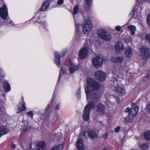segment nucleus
I'll list each match as a JSON object with an SVG mask.
<instances>
[{
    "mask_svg": "<svg viewBox=\"0 0 150 150\" xmlns=\"http://www.w3.org/2000/svg\"><path fill=\"white\" fill-rule=\"evenodd\" d=\"M87 83L88 85L85 87L87 99L92 98L97 101L99 99V95L98 93H95L94 90H98L100 88V84L91 78L87 79Z\"/></svg>",
    "mask_w": 150,
    "mask_h": 150,
    "instance_id": "obj_1",
    "label": "nucleus"
},
{
    "mask_svg": "<svg viewBox=\"0 0 150 150\" xmlns=\"http://www.w3.org/2000/svg\"><path fill=\"white\" fill-rule=\"evenodd\" d=\"M138 110L139 107L137 106L134 107L132 109L127 108L125 110V112L128 113V115L125 119V125L129 126V124L133 121V118L137 115Z\"/></svg>",
    "mask_w": 150,
    "mask_h": 150,
    "instance_id": "obj_2",
    "label": "nucleus"
},
{
    "mask_svg": "<svg viewBox=\"0 0 150 150\" xmlns=\"http://www.w3.org/2000/svg\"><path fill=\"white\" fill-rule=\"evenodd\" d=\"M95 104L94 101H90L85 106L83 115V119L85 121H88L89 120L90 111L91 109L95 108Z\"/></svg>",
    "mask_w": 150,
    "mask_h": 150,
    "instance_id": "obj_3",
    "label": "nucleus"
},
{
    "mask_svg": "<svg viewBox=\"0 0 150 150\" xmlns=\"http://www.w3.org/2000/svg\"><path fill=\"white\" fill-rule=\"evenodd\" d=\"M8 15L7 8L5 5H4L3 7L0 8V16L2 18L5 20L4 22L5 23L6 25L8 23L11 24V22L10 19H7Z\"/></svg>",
    "mask_w": 150,
    "mask_h": 150,
    "instance_id": "obj_4",
    "label": "nucleus"
},
{
    "mask_svg": "<svg viewBox=\"0 0 150 150\" xmlns=\"http://www.w3.org/2000/svg\"><path fill=\"white\" fill-rule=\"evenodd\" d=\"M30 147L33 150H45L46 149L45 143L43 141H39L31 143Z\"/></svg>",
    "mask_w": 150,
    "mask_h": 150,
    "instance_id": "obj_5",
    "label": "nucleus"
},
{
    "mask_svg": "<svg viewBox=\"0 0 150 150\" xmlns=\"http://www.w3.org/2000/svg\"><path fill=\"white\" fill-rule=\"evenodd\" d=\"M93 65L95 68H98L102 65L103 63L105 62V60L103 58V56L99 55L93 57L92 60Z\"/></svg>",
    "mask_w": 150,
    "mask_h": 150,
    "instance_id": "obj_6",
    "label": "nucleus"
},
{
    "mask_svg": "<svg viewBox=\"0 0 150 150\" xmlns=\"http://www.w3.org/2000/svg\"><path fill=\"white\" fill-rule=\"evenodd\" d=\"M141 55L143 56L144 60H146L150 57V50L144 46L141 47L139 49Z\"/></svg>",
    "mask_w": 150,
    "mask_h": 150,
    "instance_id": "obj_7",
    "label": "nucleus"
},
{
    "mask_svg": "<svg viewBox=\"0 0 150 150\" xmlns=\"http://www.w3.org/2000/svg\"><path fill=\"white\" fill-rule=\"evenodd\" d=\"M92 27L90 20L89 18H87L85 20L82 25L83 32L85 33H87L91 30Z\"/></svg>",
    "mask_w": 150,
    "mask_h": 150,
    "instance_id": "obj_8",
    "label": "nucleus"
},
{
    "mask_svg": "<svg viewBox=\"0 0 150 150\" xmlns=\"http://www.w3.org/2000/svg\"><path fill=\"white\" fill-rule=\"evenodd\" d=\"M88 51V50L87 47H84L82 48L79 50V57L82 59L85 58L87 56Z\"/></svg>",
    "mask_w": 150,
    "mask_h": 150,
    "instance_id": "obj_9",
    "label": "nucleus"
},
{
    "mask_svg": "<svg viewBox=\"0 0 150 150\" xmlns=\"http://www.w3.org/2000/svg\"><path fill=\"white\" fill-rule=\"evenodd\" d=\"M95 76L99 81H103L105 80L106 75L104 72L101 71H98L95 72Z\"/></svg>",
    "mask_w": 150,
    "mask_h": 150,
    "instance_id": "obj_10",
    "label": "nucleus"
},
{
    "mask_svg": "<svg viewBox=\"0 0 150 150\" xmlns=\"http://www.w3.org/2000/svg\"><path fill=\"white\" fill-rule=\"evenodd\" d=\"M105 105L99 103L96 107L97 111L100 115H103L105 113Z\"/></svg>",
    "mask_w": 150,
    "mask_h": 150,
    "instance_id": "obj_11",
    "label": "nucleus"
},
{
    "mask_svg": "<svg viewBox=\"0 0 150 150\" xmlns=\"http://www.w3.org/2000/svg\"><path fill=\"white\" fill-rule=\"evenodd\" d=\"M116 52L117 53H120L123 50V46L122 42L119 41L115 47Z\"/></svg>",
    "mask_w": 150,
    "mask_h": 150,
    "instance_id": "obj_12",
    "label": "nucleus"
},
{
    "mask_svg": "<svg viewBox=\"0 0 150 150\" xmlns=\"http://www.w3.org/2000/svg\"><path fill=\"white\" fill-rule=\"evenodd\" d=\"M124 59L122 57H113L111 58V61L112 62L115 63H122L123 62Z\"/></svg>",
    "mask_w": 150,
    "mask_h": 150,
    "instance_id": "obj_13",
    "label": "nucleus"
},
{
    "mask_svg": "<svg viewBox=\"0 0 150 150\" xmlns=\"http://www.w3.org/2000/svg\"><path fill=\"white\" fill-rule=\"evenodd\" d=\"M87 133L88 137L92 139L96 138L98 137V134L94 130H89L88 131Z\"/></svg>",
    "mask_w": 150,
    "mask_h": 150,
    "instance_id": "obj_14",
    "label": "nucleus"
},
{
    "mask_svg": "<svg viewBox=\"0 0 150 150\" xmlns=\"http://www.w3.org/2000/svg\"><path fill=\"white\" fill-rule=\"evenodd\" d=\"M76 144L78 150H84V147L83 145L82 140L80 138L78 139Z\"/></svg>",
    "mask_w": 150,
    "mask_h": 150,
    "instance_id": "obj_15",
    "label": "nucleus"
},
{
    "mask_svg": "<svg viewBox=\"0 0 150 150\" xmlns=\"http://www.w3.org/2000/svg\"><path fill=\"white\" fill-rule=\"evenodd\" d=\"M116 92L121 95H125L126 92L124 87L122 86H118L116 87Z\"/></svg>",
    "mask_w": 150,
    "mask_h": 150,
    "instance_id": "obj_16",
    "label": "nucleus"
},
{
    "mask_svg": "<svg viewBox=\"0 0 150 150\" xmlns=\"http://www.w3.org/2000/svg\"><path fill=\"white\" fill-rule=\"evenodd\" d=\"M54 55L55 64L59 67L60 64V54L58 52H55Z\"/></svg>",
    "mask_w": 150,
    "mask_h": 150,
    "instance_id": "obj_17",
    "label": "nucleus"
},
{
    "mask_svg": "<svg viewBox=\"0 0 150 150\" xmlns=\"http://www.w3.org/2000/svg\"><path fill=\"white\" fill-rule=\"evenodd\" d=\"M132 50L131 48L128 47L125 49V54L127 58H130L132 55Z\"/></svg>",
    "mask_w": 150,
    "mask_h": 150,
    "instance_id": "obj_18",
    "label": "nucleus"
},
{
    "mask_svg": "<svg viewBox=\"0 0 150 150\" xmlns=\"http://www.w3.org/2000/svg\"><path fill=\"white\" fill-rule=\"evenodd\" d=\"M92 0H84L85 3L84 4L83 7L86 11H88L91 7V3Z\"/></svg>",
    "mask_w": 150,
    "mask_h": 150,
    "instance_id": "obj_19",
    "label": "nucleus"
},
{
    "mask_svg": "<svg viewBox=\"0 0 150 150\" xmlns=\"http://www.w3.org/2000/svg\"><path fill=\"white\" fill-rule=\"evenodd\" d=\"M9 131L8 129L6 127L2 126L0 127V137L2 135L8 133Z\"/></svg>",
    "mask_w": 150,
    "mask_h": 150,
    "instance_id": "obj_20",
    "label": "nucleus"
},
{
    "mask_svg": "<svg viewBox=\"0 0 150 150\" xmlns=\"http://www.w3.org/2000/svg\"><path fill=\"white\" fill-rule=\"evenodd\" d=\"M49 3L48 1H45L43 3L42 7L40 9L41 11H45L48 8Z\"/></svg>",
    "mask_w": 150,
    "mask_h": 150,
    "instance_id": "obj_21",
    "label": "nucleus"
},
{
    "mask_svg": "<svg viewBox=\"0 0 150 150\" xmlns=\"http://www.w3.org/2000/svg\"><path fill=\"white\" fill-rule=\"evenodd\" d=\"M127 28L130 31V34L131 35H133L134 34L136 30V28L134 26L129 25L128 26Z\"/></svg>",
    "mask_w": 150,
    "mask_h": 150,
    "instance_id": "obj_22",
    "label": "nucleus"
},
{
    "mask_svg": "<svg viewBox=\"0 0 150 150\" xmlns=\"http://www.w3.org/2000/svg\"><path fill=\"white\" fill-rule=\"evenodd\" d=\"M26 108L25 103L23 102L22 103H20V106L18 108V111L17 113H20L21 111L25 110Z\"/></svg>",
    "mask_w": 150,
    "mask_h": 150,
    "instance_id": "obj_23",
    "label": "nucleus"
},
{
    "mask_svg": "<svg viewBox=\"0 0 150 150\" xmlns=\"http://www.w3.org/2000/svg\"><path fill=\"white\" fill-rule=\"evenodd\" d=\"M3 86L4 88L6 91L8 92L10 90V86L8 82L4 81L3 83Z\"/></svg>",
    "mask_w": 150,
    "mask_h": 150,
    "instance_id": "obj_24",
    "label": "nucleus"
},
{
    "mask_svg": "<svg viewBox=\"0 0 150 150\" xmlns=\"http://www.w3.org/2000/svg\"><path fill=\"white\" fill-rule=\"evenodd\" d=\"M111 39V37L110 33L107 31H106L102 38V39L106 41H109Z\"/></svg>",
    "mask_w": 150,
    "mask_h": 150,
    "instance_id": "obj_25",
    "label": "nucleus"
},
{
    "mask_svg": "<svg viewBox=\"0 0 150 150\" xmlns=\"http://www.w3.org/2000/svg\"><path fill=\"white\" fill-rule=\"evenodd\" d=\"M106 32L105 30L101 29L98 31L97 34L98 37L102 39Z\"/></svg>",
    "mask_w": 150,
    "mask_h": 150,
    "instance_id": "obj_26",
    "label": "nucleus"
},
{
    "mask_svg": "<svg viewBox=\"0 0 150 150\" xmlns=\"http://www.w3.org/2000/svg\"><path fill=\"white\" fill-rule=\"evenodd\" d=\"M78 69V67L77 65L71 66L69 69V73H73Z\"/></svg>",
    "mask_w": 150,
    "mask_h": 150,
    "instance_id": "obj_27",
    "label": "nucleus"
},
{
    "mask_svg": "<svg viewBox=\"0 0 150 150\" xmlns=\"http://www.w3.org/2000/svg\"><path fill=\"white\" fill-rule=\"evenodd\" d=\"M144 137L146 140H150V131L145 132L143 134Z\"/></svg>",
    "mask_w": 150,
    "mask_h": 150,
    "instance_id": "obj_28",
    "label": "nucleus"
},
{
    "mask_svg": "<svg viewBox=\"0 0 150 150\" xmlns=\"http://www.w3.org/2000/svg\"><path fill=\"white\" fill-rule=\"evenodd\" d=\"M63 148V145L59 144L53 147L51 150H62Z\"/></svg>",
    "mask_w": 150,
    "mask_h": 150,
    "instance_id": "obj_29",
    "label": "nucleus"
},
{
    "mask_svg": "<svg viewBox=\"0 0 150 150\" xmlns=\"http://www.w3.org/2000/svg\"><path fill=\"white\" fill-rule=\"evenodd\" d=\"M149 147V145L148 143H144L140 146V148L143 150H146L148 149Z\"/></svg>",
    "mask_w": 150,
    "mask_h": 150,
    "instance_id": "obj_30",
    "label": "nucleus"
},
{
    "mask_svg": "<svg viewBox=\"0 0 150 150\" xmlns=\"http://www.w3.org/2000/svg\"><path fill=\"white\" fill-rule=\"evenodd\" d=\"M79 5H76L74 7L73 14V15H75L78 13L79 11Z\"/></svg>",
    "mask_w": 150,
    "mask_h": 150,
    "instance_id": "obj_31",
    "label": "nucleus"
},
{
    "mask_svg": "<svg viewBox=\"0 0 150 150\" xmlns=\"http://www.w3.org/2000/svg\"><path fill=\"white\" fill-rule=\"evenodd\" d=\"M80 89L79 88L77 90V92H76V96L79 99L80 98H81V95H80Z\"/></svg>",
    "mask_w": 150,
    "mask_h": 150,
    "instance_id": "obj_32",
    "label": "nucleus"
},
{
    "mask_svg": "<svg viewBox=\"0 0 150 150\" xmlns=\"http://www.w3.org/2000/svg\"><path fill=\"white\" fill-rule=\"evenodd\" d=\"M64 73V71L63 70L62 68H61L60 69V71L59 73V75L58 79V81H59L60 80V77L61 76H62Z\"/></svg>",
    "mask_w": 150,
    "mask_h": 150,
    "instance_id": "obj_33",
    "label": "nucleus"
},
{
    "mask_svg": "<svg viewBox=\"0 0 150 150\" xmlns=\"http://www.w3.org/2000/svg\"><path fill=\"white\" fill-rule=\"evenodd\" d=\"M27 114L28 116H30L33 118V112L32 111H30L27 112Z\"/></svg>",
    "mask_w": 150,
    "mask_h": 150,
    "instance_id": "obj_34",
    "label": "nucleus"
},
{
    "mask_svg": "<svg viewBox=\"0 0 150 150\" xmlns=\"http://www.w3.org/2000/svg\"><path fill=\"white\" fill-rule=\"evenodd\" d=\"M146 110L147 112L150 113V104L147 105L146 106Z\"/></svg>",
    "mask_w": 150,
    "mask_h": 150,
    "instance_id": "obj_35",
    "label": "nucleus"
},
{
    "mask_svg": "<svg viewBox=\"0 0 150 150\" xmlns=\"http://www.w3.org/2000/svg\"><path fill=\"white\" fill-rule=\"evenodd\" d=\"M108 134L107 132H106L104 134H103L102 136L103 138L107 139L108 137Z\"/></svg>",
    "mask_w": 150,
    "mask_h": 150,
    "instance_id": "obj_36",
    "label": "nucleus"
},
{
    "mask_svg": "<svg viewBox=\"0 0 150 150\" xmlns=\"http://www.w3.org/2000/svg\"><path fill=\"white\" fill-rule=\"evenodd\" d=\"M76 33H79V25H78L76 23Z\"/></svg>",
    "mask_w": 150,
    "mask_h": 150,
    "instance_id": "obj_37",
    "label": "nucleus"
},
{
    "mask_svg": "<svg viewBox=\"0 0 150 150\" xmlns=\"http://www.w3.org/2000/svg\"><path fill=\"white\" fill-rule=\"evenodd\" d=\"M147 22L149 27H150V14L149 15L147 19Z\"/></svg>",
    "mask_w": 150,
    "mask_h": 150,
    "instance_id": "obj_38",
    "label": "nucleus"
},
{
    "mask_svg": "<svg viewBox=\"0 0 150 150\" xmlns=\"http://www.w3.org/2000/svg\"><path fill=\"white\" fill-rule=\"evenodd\" d=\"M51 107H52L51 105L49 104L48 105V107L46 108L45 109L47 111H49V110L51 108Z\"/></svg>",
    "mask_w": 150,
    "mask_h": 150,
    "instance_id": "obj_39",
    "label": "nucleus"
},
{
    "mask_svg": "<svg viewBox=\"0 0 150 150\" xmlns=\"http://www.w3.org/2000/svg\"><path fill=\"white\" fill-rule=\"evenodd\" d=\"M120 129V127H117L115 129V132H117L119 131V130Z\"/></svg>",
    "mask_w": 150,
    "mask_h": 150,
    "instance_id": "obj_40",
    "label": "nucleus"
},
{
    "mask_svg": "<svg viewBox=\"0 0 150 150\" xmlns=\"http://www.w3.org/2000/svg\"><path fill=\"white\" fill-rule=\"evenodd\" d=\"M115 29L118 31H120L121 30V27L119 26H117L115 27Z\"/></svg>",
    "mask_w": 150,
    "mask_h": 150,
    "instance_id": "obj_41",
    "label": "nucleus"
},
{
    "mask_svg": "<svg viewBox=\"0 0 150 150\" xmlns=\"http://www.w3.org/2000/svg\"><path fill=\"white\" fill-rule=\"evenodd\" d=\"M67 52V50H64V51H63V53L62 54V57H63L64 56L65 54Z\"/></svg>",
    "mask_w": 150,
    "mask_h": 150,
    "instance_id": "obj_42",
    "label": "nucleus"
},
{
    "mask_svg": "<svg viewBox=\"0 0 150 150\" xmlns=\"http://www.w3.org/2000/svg\"><path fill=\"white\" fill-rule=\"evenodd\" d=\"M64 2L63 0H59L57 2V3L58 4L61 5Z\"/></svg>",
    "mask_w": 150,
    "mask_h": 150,
    "instance_id": "obj_43",
    "label": "nucleus"
},
{
    "mask_svg": "<svg viewBox=\"0 0 150 150\" xmlns=\"http://www.w3.org/2000/svg\"><path fill=\"white\" fill-rule=\"evenodd\" d=\"M125 41L127 42H129L130 41H131V39L130 38H129L126 39L125 40Z\"/></svg>",
    "mask_w": 150,
    "mask_h": 150,
    "instance_id": "obj_44",
    "label": "nucleus"
},
{
    "mask_svg": "<svg viewBox=\"0 0 150 150\" xmlns=\"http://www.w3.org/2000/svg\"><path fill=\"white\" fill-rule=\"evenodd\" d=\"M117 71L116 69H114V70L113 71V72L114 74L117 75L116 73H117Z\"/></svg>",
    "mask_w": 150,
    "mask_h": 150,
    "instance_id": "obj_45",
    "label": "nucleus"
},
{
    "mask_svg": "<svg viewBox=\"0 0 150 150\" xmlns=\"http://www.w3.org/2000/svg\"><path fill=\"white\" fill-rule=\"evenodd\" d=\"M60 107L59 105L58 104L56 106V107L55 109L56 110H58L59 109V108Z\"/></svg>",
    "mask_w": 150,
    "mask_h": 150,
    "instance_id": "obj_46",
    "label": "nucleus"
},
{
    "mask_svg": "<svg viewBox=\"0 0 150 150\" xmlns=\"http://www.w3.org/2000/svg\"><path fill=\"white\" fill-rule=\"evenodd\" d=\"M147 77L148 78H150V71L148 72V73Z\"/></svg>",
    "mask_w": 150,
    "mask_h": 150,
    "instance_id": "obj_47",
    "label": "nucleus"
},
{
    "mask_svg": "<svg viewBox=\"0 0 150 150\" xmlns=\"http://www.w3.org/2000/svg\"><path fill=\"white\" fill-rule=\"evenodd\" d=\"M12 148L14 149L16 147V145L15 144H12Z\"/></svg>",
    "mask_w": 150,
    "mask_h": 150,
    "instance_id": "obj_48",
    "label": "nucleus"
},
{
    "mask_svg": "<svg viewBox=\"0 0 150 150\" xmlns=\"http://www.w3.org/2000/svg\"><path fill=\"white\" fill-rule=\"evenodd\" d=\"M116 100H117V101L118 102V103H119L120 102V99H119V98L117 97H116Z\"/></svg>",
    "mask_w": 150,
    "mask_h": 150,
    "instance_id": "obj_49",
    "label": "nucleus"
},
{
    "mask_svg": "<svg viewBox=\"0 0 150 150\" xmlns=\"http://www.w3.org/2000/svg\"><path fill=\"white\" fill-rule=\"evenodd\" d=\"M83 135L84 136H86V132H84L83 133Z\"/></svg>",
    "mask_w": 150,
    "mask_h": 150,
    "instance_id": "obj_50",
    "label": "nucleus"
},
{
    "mask_svg": "<svg viewBox=\"0 0 150 150\" xmlns=\"http://www.w3.org/2000/svg\"><path fill=\"white\" fill-rule=\"evenodd\" d=\"M23 131L24 132H25L28 130L27 129H23Z\"/></svg>",
    "mask_w": 150,
    "mask_h": 150,
    "instance_id": "obj_51",
    "label": "nucleus"
},
{
    "mask_svg": "<svg viewBox=\"0 0 150 150\" xmlns=\"http://www.w3.org/2000/svg\"><path fill=\"white\" fill-rule=\"evenodd\" d=\"M140 100V99H139L136 102V103H139V100Z\"/></svg>",
    "mask_w": 150,
    "mask_h": 150,
    "instance_id": "obj_52",
    "label": "nucleus"
},
{
    "mask_svg": "<svg viewBox=\"0 0 150 150\" xmlns=\"http://www.w3.org/2000/svg\"><path fill=\"white\" fill-rule=\"evenodd\" d=\"M103 150H107L106 148L105 147L103 149Z\"/></svg>",
    "mask_w": 150,
    "mask_h": 150,
    "instance_id": "obj_53",
    "label": "nucleus"
},
{
    "mask_svg": "<svg viewBox=\"0 0 150 150\" xmlns=\"http://www.w3.org/2000/svg\"><path fill=\"white\" fill-rule=\"evenodd\" d=\"M53 98H54V95H53V97H52V100H53Z\"/></svg>",
    "mask_w": 150,
    "mask_h": 150,
    "instance_id": "obj_54",
    "label": "nucleus"
},
{
    "mask_svg": "<svg viewBox=\"0 0 150 150\" xmlns=\"http://www.w3.org/2000/svg\"><path fill=\"white\" fill-rule=\"evenodd\" d=\"M149 2L150 3V0H149Z\"/></svg>",
    "mask_w": 150,
    "mask_h": 150,
    "instance_id": "obj_55",
    "label": "nucleus"
},
{
    "mask_svg": "<svg viewBox=\"0 0 150 150\" xmlns=\"http://www.w3.org/2000/svg\"><path fill=\"white\" fill-rule=\"evenodd\" d=\"M2 25V24H1L0 25Z\"/></svg>",
    "mask_w": 150,
    "mask_h": 150,
    "instance_id": "obj_56",
    "label": "nucleus"
},
{
    "mask_svg": "<svg viewBox=\"0 0 150 150\" xmlns=\"http://www.w3.org/2000/svg\"><path fill=\"white\" fill-rule=\"evenodd\" d=\"M134 104H135L134 105H136L135 103H134Z\"/></svg>",
    "mask_w": 150,
    "mask_h": 150,
    "instance_id": "obj_57",
    "label": "nucleus"
},
{
    "mask_svg": "<svg viewBox=\"0 0 150 150\" xmlns=\"http://www.w3.org/2000/svg\"><path fill=\"white\" fill-rule=\"evenodd\" d=\"M75 22L76 23V21H75Z\"/></svg>",
    "mask_w": 150,
    "mask_h": 150,
    "instance_id": "obj_58",
    "label": "nucleus"
}]
</instances>
